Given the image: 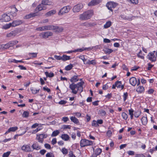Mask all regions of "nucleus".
I'll use <instances>...</instances> for the list:
<instances>
[{
  "instance_id": "nucleus-1",
  "label": "nucleus",
  "mask_w": 157,
  "mask_h": 157,
  "mask_svg": "<svg viewBox=\"0 0 157 157\" xmlns=\"http://www.w3.org/2000/svg\"><path fill=\"white\" fill-rule=\"evenodd\" d=\"M93 15L92 10H89L79 15V19L82 20H86L90 19Z\"/></svg>"
},
{
  "instance_id": "nucleus-2",
  "label": "nucleus",
  "mask_w": 157,
  "mask_h": 157,
  "mask_svg": "<svg viewBox=\"0 0 157 157\" xmlns=\"http://www.w3.org/2000/svg\"><path fill=\"white\" fill-rule=\"evenodd\" d=\"M80 146L81 147L86 146L92 145L93 144V141L86 139H82L80 142Z\"/></svg>"
},
{
  "instance_id": "nucleus-3",
  "label": "nucleus",
  "mask_w": 157,
  "mask_h": 157,
  "mask_svg": "<svg viewBox=\"0 0 157 157\" xmlns=\"http://www.w3.org/2000/svg\"><path fill=\"white\" fill-rule=\"evenodd\" d=\"M37 137L36 139L38 140V142L42 144L43 142L44 139L47 137L48 135L47 134L44 133L36 135Z\"/></svg>"
},
{
  "instance_id": "nucleus-4",
  "label": "nucleus",
  "mask_w": 157,
  "mask_h": 157,
  "mask_svg": "<svg viewBox=\"0 0 157 157\" xmlns=\"http://www.w3.org/2000/svg\"><path fill=\"white\" fill-rule=\"evenodd\" d=\"M155 51L149 53L147 56V58L152 62H155L156 61V57L155 55Z\"/></svg>"
},
{
  "instance_id": "nucleus-5",
  "label": "nucleus",
  "mask_w": 157,
  "mask_h": 157,
  "mask_svg": "<svg viewBox=\"0 0 157 157\" xmlns=\"http://www.w3.org/2000/svg\"><path fill=\"white\" fill-rule=\"evenodd\" d=\"M117 5V4L113 2H109L106 4V6L110 10L113 12L112 8H115Z\"/></svg>"
},
{
  "instance_id": "nucleus-6",
  "label": "nucleus",
  "mask_w": 157,
  "mask_h": 157,
  "mask_svg": "<svg viewBox=\"0 0 157 157\" xmlns=\"http://www.w3.org/2000/svg\"><path fill=\"white\" fill-rule=\"evenodd\" d=\"M52 35V33L49 31H47L45 32H43L39 34L40 37H42L44 38H47L49 36H51Z\"/></svg>"
},
{
  "instance_id": "nucleus-7",
  "label": "nucleus",
  "mask_w": 157,
  "mask_h": 157,
  "mask_svg": "<svg viewBox=\"0 0 157 157\" xmlns=\"http://www.w3.org/2000/svg\"><path fill=\"white\" fill-rule=\"evenodd\" d=\"M52 25H48L42 27H40L36 29L37 30L44 31L48 30H52Z\"/></svg>"
},
{
  "instance_id": "nucleus-8",
  "label": "nucleus",
  "mask_w": 157,
  "mask_h": 157,
  "mask_svg": "<svg viewBox=\"0 0 157 157\" xmlns=\"http://www.w3.org/2000/svg\"><path fill=\"white\" fill-rule=\"evenodd\" d=\"M83 8L82 4L80 3L75 6L73 9L74 12H78Z\"/></svg>"
},
{
  "instance_id": "nucleus-9",
  "label": "nucleus",
  "mask_w": 157,
  "mask_h": 157,
  "mask_svg": "<svg viewBox=\"0 0 157 157\" xmlns=\"http://www.w3.org/2000/svg\"><path fill=\"white\" fill-rule=\"evenodd\" d=\"M38 15L37 12L35 13H32L26 15L24 17L25 19H29L33 17H34Z\"/></svg>"
},
{
  "instance_id": "nucleus-10",
  "label": "nucleus",
  "mask_w": 157,
  "mask_h": 157,
  "mask_svg": "<svg viewBox=\"0 0 157 157\" xmlns=\"http://www.w3.org/2000/svg\"><path fill=\"white\" fill-rule=\"evenodd\" d=\"M77 85L73 83L69 85V88L72 90L71 92L75 94H77V90H75L76 88L77 89Z\"/></svg>"
},
{
  "instance_id": "nucleus-11",
  "label": "nucleus",
  "mask_w": 157,
  "mask_h": 157,
  "mask_svg": "<svg viewBox=\"0 0 157 157\" xmlns=\"http://www.w3.org/2000/svg\"><path fill=\"white\" fill-rule=\"evenodd\" d=\"M23 23L22 20H18L13 21L12 23V27H15Z\"/></svg>"
},
{
  "instance_id": "nucleus-12",
  "label": "nucleus",
  "mask_w": 157,
  "mask_h": 157,
  "mask_svg": "<svg viewBox=\"0 0 157 157\" xmlns=\"http://www.w3.org/2000/svg\"><path fill=\"white\" fill-rule=\"evenodd\" d=\"M21 149L22 150L27 152L33 151L31 150L29 145H24L21 147Z\"/></svg>"
},
{
  "instance_id": "nucleus-13",
  "label": "nucleus",
  "mask_w": 157,
  "mask_h": 157,
  "mask_svg": "<svg viewBox=\"0 0 157 157\" xmlns=\"http://www.w3.org/2000/svg\"><path fill=\"white\" fill-rule=\"evenodd\" d=\"M52 30H55L56 32H61L63 30V29L62 27H59L56 26L52 25Z\"/></svg>"
},
{
  "instance_id": "nucleus-14",
  "label": "nucleus",
  "mask_w": 157,
  "mask_h": 157,
  "mask_svg": "<svg viewBox=\"0 0 157 157\" xmlns=\"http://www.w3.org/2000/svg\"><path fill=\"white\" fill-rule=\"evenodd\" d=\"M68 12L67 6H64L60 10L58 14L59 15H63L64 13H68Z\"/></svg>"
},
{
  "instance_id": "nucleus-15",
  "label": "nucleus",
  "mask_w": 157,
  "mask_h": 157,
  "mask_svg": "<svg viewBox=\"0 0 157 157\" xmlns=\"http://www.w3.org/2000/svg\"><path fill=\"white\" fill-rule=\"evenodd\" d=\"M100 2V0H92L88 3V5L90 6H95L99 4Z\"/></svg>"
},
{
  "instance_id": "nucleus-16",
  "label": "nucleus",
  "mask_w": 157,
  "mask_h": 157,
  "mask_svg": "<svg viewBox=\"0 0 157 157\" xmlns=\"http://www.w3.org/2000/svg\"><path fill=\"white\" fill-rule=\"evenodd\" d=\"M46 9V8L45 6H44L43 5H42V4L41 3L40 4H39L36 8L35 9V11H41L42 10H45Z\"/></svg>"
},
{
  "instance_id": "nucleus-17",
  "label": "nucleus",
  "mask_w": 157,
  "mask_h": 157,
  "mask_svg": "<svg viewBox=\"0 0 157 157\" xmlns=\"http://www.w3.org/2000/svg\"><path fill=\"white\" fill-rule=\"evenodd\" d=\"M2 20L5 22L9 21L11 20V18L10 16L6 14H4L2 15Z\"/></svg>"
},
{
  "instance_id": "nucleus-18",
  "label": "nucleus",
  "mask_w": 157,
  "mask_h": 157,
  "mask_svg": "<svg viewBox=\"0 0 157 157\" xmlns=\"http://www.w3.org/2000/svg\"><path fill=\"white\" fill-rule=\"evenodd\" d=\"M70 79V82L72 83H74L78 81L79 78H78V75H74L71 77Z\"/></svg>"
},
{
  "instance_id": "nucleus-19",
  "label": "nucleus",
  "mask_w": 157,
  "mask_h": 157,
  "mask_svg": "<svg viewBox=\"0 0 157 157\" xmlns=\"http://www.w3.org/2000/svg\"><path fill=\"white\" fill-rule=\"evenodd\" d=\"M129 83L132 86H135L137 83V80L136 78L132 77L129 79Z\"/></svg>"
},
{
  "instance_id": "nucleus-20",
  "label": "nucleus",
  "mask_w": 157,
  "mask_h": 157,
  "mask_svg": "<svg viewBox=\"0 0 157 157\" xmlns=\"http://www.w3.org/2000/svg\"><path fill=\"white\" fill-rule=\"evenodd\" d=\"M17 34V31L16 30H14L11 31L10 33L7 34V36L8 37H11L12 36H14Z\"/></svg>"
},
{
  "instance_id": "nucleus-21",
  "label": "nucleus",
  "mask_w": 157,
  "mask_h": 157,
  "mask_svg": "<svg viewBox=\"0 0 157 157\" xmlns=\"http://www.w3.org/2000/svg\"><path fill=\"white\" fill-rule=\"evenodd\" d=\"M88 48H78L77 49H76L74 51H69V54L71 53H72L73 52H82L84 50H86L88 49Z\"/></svg>"
},
{
  "instance_id": "nucleus-22",
  "label": "nucleus",
  "mask_w": 157,
  "mask_h": 157,
  "mask_svg": "<svg viewBox=\"0 0 157 157\" xmlns=\"http://www.w3.org/2000/svg\"><path fill=\"white\" fill-rule=\"evenodd\" d=\"M18 128V127L17 126L10 127L8 129V130L6 132L5 134H6L11 132H14L17 130Z\"/></svg>"
},
{
  "instance_id": "nucleus-23",
  "label": "nucleus",
  "mask_w": 157,
  "mask_h": 157,
  "mask_svg": "<svg viewBox=\"0 0 157 157\" xmlns=\"http://www.w3.org/2000/svg\"><path fill=\"white\" fill-rule=\"evenodd\" d=\"M32 147L33 148V149H35L37 150H38L41 149L40 146L39 145L37 142L34 143L32 145Z\"/></svg>"
},
{
  "instance_id": "nucleus-24",
  "label": "nucleus",
  "mask_w": 157,
  "mask_h": 157,
  "mask_svg": "<svg viewBox=\"0 0 157 157\" xmlns=\"http://www.w3.org/2000/svg\"><path fill=\"white\" fill-rule=\"evenodd\" d=\"M70 119L71 121L75 124H78L79 123L78 120L75 116L71 117H70Z\"/></svg>"
},
{
  "instance_id": "nucleus-25",
  "label": "nucleus",
  "mask_w": 157,
  "mask_h": 157,
  "mask_svg": "<svg viewBox=\"0 0 157 157\" xmlns=\"http://www.w3.org/2000/svg\"><path fill=\"white\" fill-rule=\"evenodd\" d=\"M141 121L142 122V124L144 125H146L147 123V116L143 117L141 119Z\"/></svg>"
},
{
  "instance_id": "nucleus-26",
  "label": "nucleus",
  "mask_w": 157,
  "mask_h": 157,
  "mask_svg": "<svg viewBox=\"0 0 157 157\" xmlns=\"http://www.w3.org/2000/svg\"><path fill=\"white\" fill-rule=\"evenodd\" d=\"M41 3L42 5H50L52 4V2H50L48 0H42Z\"/></svg>"
},
{
  "instance_id": "nucleus-27",
  "label": "nucleus",
  "mask_w": 157,
  "mask_h": 157,
  "mask_svg": "<svg viewBox=\"0 0 157 157\" xmlns=\"http://www.w3.org/2000/svg\"><path fill=\"white\" fill-rule=\"evenodd\" d=\"M56 12V11L55 10H51L47 12L46 14V15L47 17L50 16L55 14Z\"/></svg>"
},
{
  "instance_id": "nucleus-28",
  "label": "nucleus",
  "mask_w": 157,
  "mask_h": 157,
  "mask_svg": "<svg viewBox=\"0 0 157 157\" xmlns=\"http://www.w3.org/2000/svg\"><path fill=\"white\" fill-rule=\"evenodd\" d=\"M136 91L139 93H141L144 91V88L143 86H139L136 89Z\"/></svg>"
},
{
  "instance_id": "nucleus-29",
  "label": "nucleus",
  "mask_w": 157,
  "mask_h": 157,
  "mask_svg": "<svg viewBox=\"0 0 157 157\" xmlns=\"http://www.w3.org/2000/svg\"><path fill=\"white\" fill-rule=\"evenodd\" d=\"M103 51L105 53L108 54H109L113 52L112 49L106 48L103 49Z\"/></svg>"
},
{
  "instance_id": "nucleus-30",
  "label": "nucleus",
  "mask_w": 157,
  "mask_h": 157,
  "mask_svg": "<svg viewBox=\"0 0 157 157\" xmlns=\"http://www.w3.org/2000/svg\"><path fill=\"white\" fill-rule=\"evenodd\" d=\"M45 74L47 77L52 78L54 76V73L52 72L49 73L48 72L46 71L45 72Z\"/></svg>"
},
{
  "instance_id": "nucleus-31",
  "label": "nucleus",
  "mask_w": 157,
  "mask_h": 157,
  "mask_svg": "<svg viewBox=\"0 0 157 157\" xmlns=\"http://www.w3.org/2000/svg\"><path fill=\"white\" fill-rule=\"evenodd\" d=\"M62 139L65 141L69 140V136L67 134H62L61 136Z\"/></svg>"
},
{
  "instance_id": "nucleus-32",
  "label": "nucleus",
  "mask_w": 157,
  "mask_h": 157,
  "mask_svg": "<svg viewBox=\"0 0 157 157\" xmlns=\"http://www.w3.org/2000/svg\"><path fill=\"white\" fill-rule=\"evenodd\" d=\"M101 148H97L95 151V154L96 156L100 155L101 152Z\"/></svg>"
},
{
  "instance_id": "nucleus-33",
  "label": "nucleus",
  "mask_w": 157,
  "mask_h": 157,
  "mask_svg": "<svg viewBox=\"0 0 157 157\" xmlns=\"http://www.w3.org/2000/svg\"><path fill=\"white\" fill-rule=\"evenodd\" d=\"M18 41L17 40L11 41H9L8 43L10 46V47L13 46V45L16 44L17 43Z\"/></svg>"
},
{
  "instance_id": "nucleus-34",
  "label": "nucleus",
  "mask_w": 157,
  "mask_h": 157,
  "mask_svg": "<svg viewBox=\"0 0 157 157\" xmlns=\"http://www.w3.org/2000/svg\"><path fill=\"white\" fill-rule=\"evenodd\" d=\"M79 58L82 59L84 62V63L85 64H87V60L85 58V56L84 55L80 56L78 57Z\"/></svg>"
},
{
  "instance_id": "nucleus-35",
  "label": "nucleus",
  "mask_w": 157,
  "mask_h": 157,
  "mask_svg": "<svg viewBox=\"0 0 157 157\" xmlns=\"http://www.w3.org/2000/svg\"><path fill=\"white\" fill-rule=\"evenodd\" d=\"M111 25V22L110 21H107L105 24L104 25V27L106 29L109 27Z\"/></svg>"
},
{
  "instance_id": "nucleus-36",
  "label": "nucleus",
  "mask_w": 157,
  "mask_h": 157,
  "mask_svg": "<svg viewBox=\"0 0 157 157\" xmlns=\"http://www.w3.org/2000/svg\"><path fill=\"white\" fill-rule=\"evenodd\" d=\"M11 26H12V23H10L4 25L3 28L4 29H6L9 28Z\"/></svg>"
},
{
  "instance_id": "nucleus-37",
  "label": "nucleus",
  "mask_w": 157,
  "mask_h": 157,
  "mask_svg": "<svg viewBox=\"0 0 157 157\" xmlns=\"http://www.w3.org/2000/svg\"><path fill=\"white\" fill-rule=\"evenodd\" d=\"M141 113V111L140 110H138L135 111L134 112V116L136 117H139Z\"/></svg>"
},
{
  "instance_id": "nucleus-38",
  "label": "nucleus",
  "mask_w": 157,
  "mask_h": 157,
  "mask_svg": "<svg viewBox=\"0 0 157 157\" xmlns=\"http://www.w3.org/2000/svg\"><path fill=\"white\" fill-rule=\"evenodd\" d=\"M87 64H92L94 65L96 64V62L94 60H88L87 61Z\"/></svg>"
},
{
  "instance_id": "nucleus-39",
  "label": "nucleus",
  "mask_w": 157,
  "mask_h": 157,
  "mask_svg": "<svg viewBox=\"0 0 157 157\" xmlns=\"http://www.w3.org/2000/svg\"><path fill=\"white\" fill-rule=\"evenodd\" d=\"M29 114L28 111H25L23 113L22 116L23 117L27 118L29 117Z\"/></svg>"
},
{
  "instance_id": "nucleus-40",
  "label": "nucleus",
  "mask_w": 157,
  "mask_h": 157,
  "mask_svg": "<svg viewBox=\"0 0 157 157\" xmlns=\"http://www.w3.org/2000/svg\"><path fill=\"white\" fill-rule=\"evenodd\" d=\"M59 132L57 130L53 131L52 134V136H56L59 134Z\"/></svg>"
},
{
  "instance_id": "nucleus-41",
  "label": "nucleus",
  "mask_w": 157,
  "mask_h": 157,
  "mask_svg": "<svg viewBox=\"0 0 157 157\" xmlns=\"http://www.w3.org/2000/svg\"><path fill=\"white\" fill-rule=\"evenodd\" d=\"M116 87L117 88H120V86L121 85V82L120 81H117L115 82Z\"/></svg>"
},
{
  "instance_id": "nucleus-42",
  "label": "nucleus",
  "mask_w": 157,
  "mask_h": 157,
  "mask_svg": "<svg viewBox=\"0 0 157 157\" xmlns=\"http://www.w3.org/2000/svg\"><path fill=\"white\" fill-rule=\"evenodd\" d=\"M128 94L127 92H125L124 93V94L123 95V100L124 102H125L127 99L128 98Z\"/></svg>"
},
{
  "instance_id": "nucleus-43",
  "label": "nucleus",
  "mask_w": 157,
  "mask_h": 157,
  "mask_svg": "<svg viewBox=\"0 0 157 157\" xmlns=\"http://www.w3.org/2000/svg\"><path fill=\"white\" fill-rule=\"evenodd\" d=\"M120 17L122 19L124 20H131V18L127 17L126 16H125L124 15H121L120 16Z\"/></svg>"
},
{
  "instance_id": "nucleus-44",
  "label": "nucleus",
  "mask_w": 157,
  "mask_h": 157,
  "mask_svg": "<svg viewBox=\"0 0 157 157\" xmlns=\"http://www.w3.org/2000/svg\"><path fill=\"white\" fill-rule=\"evenodd\" d=\"M121 116L125 120H127L128 118V115L124 112H123L122 113Z\"/></svg>"
},
{
  "instance_id": "nucleus-45",
  "label": "nucleus",
  "mask_w": 157,
  "mask_h": 157,
  "mask_svg": "<svg viewBox=\"0 0 157 157\" xmlns=\"http://www.w3.org/2000/svg\"><path fill=\"white\" fill-rule=\"evenodd\" d=\"M37 53H29V56H32V58H35L37 56Z\"/></svg>"
},
{
  "instance_id": "nucleus-46",
  "label": "nucleus",
  "mask_w": 157,
  "mask_h": 157,
  "mask_svg": "<svg viewBox=\"0 0 157 157\" xmlns=\"http://www.w3.org/2000/svg\"><path fill=\"white\" fill-rule=\"evenodd\" d=\"M10 151H8L4 153L2 155V157H8L10 155Z\"/></svg>"
},
{
  "instance_id": "nucleus-47",
  "label": "nucleus",
  "mask_w": 157,
  "mask_h": 157,
  "mask_svg": "<svg viewBox=\"0 0 157 157\" xmlns=\"http://www.w3.org/2000/svg\"><path fill=\"white\" fill-rule=\"evenodd\" d=\"M46 157H54L53 153L51 152H48L46 155Z\"/></svg>"
},
{
  "instance_id": "nucleus-48",
  "label": "nucleus",
  "mask_w": 157,
  "mask_h": 157,
  "mask_svg": "<svg viewBox=\"0 0 157 157\" xmlns=\"http://www.w3.org/2000/svg\"><path fill=\"white\" fill-rule=\"evenodd\" d=\"M62 60L63 61H65L67 60H69V56L67 55H63L62 56Z\"/></svg>"
},
{
  "instance_id": "nucleus-49",
  "label": "nucleus",
  "mask_w": 157,
  "mask_h": 157,
  "mask_svg": "<svg viewBox=\"0 0 157 157\" xmlns=\"http://www.w3.org/2000/svg\"><path fill=\"white\" fill-rule=\"evenodd\" d=\"M92 125L93 126L97 127L99 126L97 122L95 120H93L92 123Z\"/></svg>"
},
{
  "instance_id": "nucleus-50",
  "label": "nucleus",
  "mask_w": 157,
  "mask_h": 157,
  "mask_svg": "<svg viewBox=\"0 0 157 157\" xmlns=\"http://www.w3.org/2000/svg\"><path fill=\"white\" fill-rule=\"evenodd\" d=\"M128 2H130L131 3L136 4L138 3V0H127Z\"/></svg>"
},
{
  "instance_id": "nucleus-51",
  "label": "nucleus",
  "mask_w": 157,
  "mask_h": 157,
  "mask_svg": "<svg viewBox=\"0 0 157 157\" xmlns=\"http://www.w3.org/2000/svg\"><path fill=\"white\" fill-rule=\"evenodd\" d=\"M31 91H32V93L33 94H35L38 92L39 91V90H33V88H31L30 89Z\"/></svg>"
},
{
  "instance_id": "nucleus-52",
  "label": "nucleus",
  "mask_w": 157,
  "mask_h": 157,
  "mask_svg": "<svg viewBox=\"0 0 157 157\" xmlns=\"http://www.w3.org/2000/svg\"><path fill=\"white\" fill-rule=\"evenodd\" d=\"M62 151L63 154H67L68 153L67 149L65 148H62Z\"/></svg>"
},
{
  "instance_id": "nucleus-53",
  "label": "nucleus",
  "mask_w": 157,
  "mask_h": 157,
  "mask_svg": "<svg viewBox=\"0 0 157 157\" xmlns=\"http://www.w3.org/2000/svg\"><path fill=\"white\" fill-rule=\"evenodd\" d=\"M148 67L147 69L148 70H150L151 68L154 66V65L151 64L150 63H149L147 64Z\"/></svg>"
},
{
  "instance_id": "nucleus-54",
  "label": "nucleus",
  "mask_w": 157,
  "mask_h": 157,
  "mask_svg": "<svg viewBox=\"0 0 157 157\" xmlns=\"http://www.w3.org/2000/svg\"><path fill=\"white\" fill-rule=\"evenodd\" d=\"M127 153H128L129 155H133L135 154V152L133 151H129L127 152Z\"/></svg>"
},
{
  "instance_id": "nucleus-55",
  "label": "nucleus",
  "mask_w": 157,
  "mask_h": 157,
  "mask_svg": "<svg viewBox=\"0 0 157 157\" xmlns=\"http://www.w3.org/2000/svg\"><path fill=\"white\" fill-rule=\"evenodd\" d=\"M45 147L49 149H51V146L50 145L48 144H44Z\"/></svg>"
},
{
  "instance_id": "nucleus-56",
  "label": "nucleus",
  "mask_w": 157,
  "mask_h": 157,
  "mask_svg": "<svg viewBox=\"0 0 157 157\" xmlns=\"http://www.w3.org/2000/svg\"><path fill=\"white\" fill-rule=\"evenodd\" d=\"M84 83V82H78L76 85L77 86V87H82V85Z\"/></svg>"
},
{
  "instance_id": "nucleus-57",
  "label": "nucleus",
  "mask_w": 157,
  "mask_h": 157,
  "mask_svg": "<svg viewBox=\"0 0 157 157\" xmlns=\"http://www.w3.org/2000/svg\"><path fill=\"white\" fill-rule=\"evenodd\" d=\"M77 90L78 91H79L81 93L83 91V88L82 87H77Z\"/></svg>"
},
{
  "instance_id": "nucleus-58",
  "label": "nucleus",
  "mask_w": 157,
  "mask_h": 157,
  "mask_svg": "<svg viewBox=\"0 0 157 157\" xmlns=\"http://www.w3.org/2000/svg\"><path fill=\"white\" fill-rule=\"evenodd\" d=\"M10 47V46L7 43V44H4V49H6L9 48Z\"/></svg>"
},
{
  "instance_id": "nucleus-59",
  "label": "nucleus",
  "mask_w": 157,
  "mask_h": 157,
  "mask_svg": "<svg viewBox=\"0 0 157 157\" xmlns=\"http://www.w3.org/2000/svg\"><path fill=\"white\" fill-rule=\"evenodd\" d=\"M18 67L20 68L21 70H26L27 69L25 67L22 65H19L18 66Z\"/></svg>"
},
{
  "instance_id": "nucleus-60",
  "label": "nucleus",
  "mask_w": 157,
  "mask_h": 157,
  "mask_svg": "<svg viewBox=\"0 0 157 157\" xmlns=\"http://www.w3.org/2000/svg\"><path fill=\"white\" fill-rule=\"evenodd\" d=\"M54 58L57 60H62V56L57 55H55Z\"/></svg>"
},
{
  "instance_id": "nucleus-61",
  "label": "nucleus",
  "mask_w": 157,
  "mask_h": 157,
  "mask_svg": "<svg viewBox=\"0 0 157 157\" xmlns=\"http://www.w3.org/2000/svg\"><path fill=\"white\" fill-rule=\"evenodd\" d=\"M43 89L44 91H46L48 92H50L51 91L50 89L46 87H43Z\"/></svg>"
},
{
  "instance_id": "nucleus-62",
  "label": "nucleus",
  "mask_w": 157,
  "mask_h": 157,
  "mask_svg": "<svg viewBox=\"0 0 157 157\" xmlns=\"http://www.w3.org/2000/svg\"><path fill=\"white\" fill-rule=\"evenodd\" d=\"M139 68L140 67L139 66H134L132 68L131 70L132 71H135Z\"/></svg>"
},
{
  "instance_id": "nucleus-63",
  "label": "nucleus",
  "mask_w": 157,
  "mask_h": 157,
  "mask_svg": "<svg viewBox=\"0 0 157 157\" xmlns=\"http://www.w3.org/2000/svg\"><path fill=\"white\" fill-rule=\"evenodd\" d=\"M129 114L130 115H133L134 110L132 109H131L128 110Z\"/></svg>"
},
{
  "instance_id": "nucleus-64",
  "label": "nucleus",
  "mask_w": 157,
  "mask_h": 157,
  "mask_svg": "<svg viewBox=\"0 0 157 157\" xmlns=\"http://www.w3.org/2000/svg\"><path fill=\"white\" fill-rule=\"evenodd\" d=\"M46 151L45 149H42L40 151V153L42 155H44L45 152H46Z\"/></svg>"
}]
</instances>
